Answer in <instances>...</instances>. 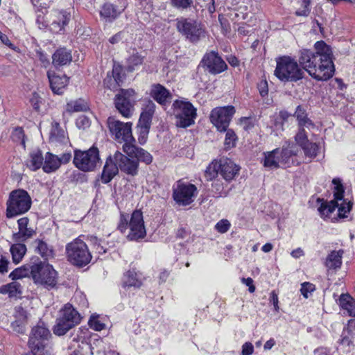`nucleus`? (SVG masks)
<instances>
[{
  "instance_id": "f257e3e1",
  "label": "nucleus",
  "mask_w": 355,
  "mask_h": 355,
  "mask_svg": "<svg viewBox=\"0 0 355 355\" xmlns=\"http://www.w3.org/2000/svg\"><path fill=\"white\" fill-rule=\"evenodd\" d=\"M315 49V52L307 49L301 51L298 60L300 65L313 78L327 80L334 72L331 49L323 41L317 42Z\"/></svg>"
},
{
  "instance_id": "f03ea898",
  "label": "nucleus",
  "mask_w": 355,
  "mask_h": 355,
  "mask_svg": "<svg viewBox=\"0 0 355 355\" xmlns=\"http://www.w3.org/2000/svg\"><path fill=\"white\" fill-rule=\"evenodd\" d=\"M119 171L132 177L137 175L139 171L138 160L135 159L134 156L116 151L106 159L101 174L102 182L104 184L110 182Z\"/></svg>"
},
{
  "instance_id": "7ed1b4c3",
  "label": "nucleus",
  "mask_w": 355,
  "mask_h": 355,
  "mask_svg": "<svg viewBox=\"0 0 355 355\" xmlns=\"http://www.w3.org/2000/svg\"><path fill=\"white\" fill-rule=\"evenodd\" d=\"M119 230L127 233V239L130 241H138L146 235L143 214L140 210H135L129 218L128 215L121 214Z\"/></svg>"
},
{
  "instance_id": "20e7f679",
  "label": "nucleus",
  "mask_w": 355,
  "mask_h": 355,
  "mask_svg": "<svg viewBox=\"0 0 355 355\" xmlns=\"http://www.w3.org/2000/svg\"><path fill=\"white\" fill-rule=\"evenodd\" d=\"M332 183L335 185L334 200H331L328 203H322L318 208V211L322 217H327L336 208H338V218H345L347 217L346 214L351 210L352 203L350 201L345 202L343 200L344 189L340 180L339 179H334Z\"/></svg>"
},
{
  "instance_id": "39448f33",
  "label": "nucleus",
  "mask_w": 355,
  "mask_h": 355,
  "mask_svg": "<svg viewBox=\"0 0 355 355\" xmlns=\"http://www.w3.org/2000/svg\"><path fill=\"white\" fill-rule=\"evenodd\" d=\"M274 73L282 82H297L303 78L304 72L295 59L282 56L277 59Z\"/></svg>"
},
{
  "instance_id": "423d86ee",
  "label": "nucleus",
  "mask_w": 355,
  "mask_h": 355,
  "mask_svg": "<svg viewBox=\"0 0 355 355\" xmlns=\"http://www.w3.org/2000/svg\"><path fill=\"white\" fill-rule=\"evenodd\" d=\"M32 279L35 284L50 289L57 284L58 272L51 265L37 258L33 263Z\"/></svg>"
},
{
  "instance_id": "0eeeda50",
  "label": "nucleus",
  "mask_w": 355,
  "mask_h": 355,
  "mask_svg": "<svg viewBox=\"0 0 355 355\" xmlns=\"http://www.w3.org/2000/svg\"><path fill=\"white\" fill-rule=\"evenodd\" d=\"M31 198L26 191L14 190L10 193L6 202V216L12 218L24 214L31 209Z\"/></svg>"
},
{
  "instance_id": "6e6552de",
  "label": "nucleus",
  "mask_w": 355,
  "mask_h": 355,
  "mask_svg": "<svg viewBox=\"0 0 355 355\" xmlns=\"http://www.w3.org/2000/svg\"><path fill=\"white\" fill-rule=\"evenodd\" d=\"M81 320L80 313L71 304H66L60 311V315L57 318L53 332L58 336H63L71 329L80 323Z\"/></svg>"
},
{
  "instance_id": "1a4fd4ad",
  "label": "nucleus",
  "mask_w": 355,
  "mask_h": 355,
  "mask_svg": "<svg viewBox=\"0 0 355 355\" xmlns=\"http://www.w3.org/2000/svg\"><path fill=\"white\" fill-rule=\"evenodd\" d=\"M66 253L68 261L79 267L86 266L92 259V254L87 244L80 238L74 239L66 245Z\"/></svg>"
},
{
  "instance_id": "9d476101",
  "label": "nucleus",
  "mask_w": 355,
  "mask_h": 355,
  "mask_svg": "<svg viewBox=\"0 0 355 355\" xmlns=\"http://www.w3.org/2000/svg\"><path fill=\"white\" fill-rule=\"evenodd\" d=\"M50 331L43 323H39L32 329L28 344L33 355H46L49 353L48 341Z\"/></svg>"
},
{
  "instance_id": "9b49d317",
  "label": "nucleus",
  "mask_w": 355,
  "mask_h": 355,
  "mask_svg": "<svg viewBox=\"0 0 355 355\" xmlns=\"http://www.w3.org/2000/svg\"><path fill=\"white\" fill-rule=\"evenodd\" d=\"M173 109L177 126L187 128L194 123L197 116L196 109L190 102L176 100L173 103Z\"/></svg>"
},
{
  "instance_id": "f8f14e48",
  "label": "nucleus",
  "mask_w": 355,
  "mask_h": 355,
  "mask_svg": "<svg viewBox=\"0 0 355 355\" xmlns=\"http://www.w3.org/2000/svg\"><path fill=\"white\" fill-rule=\"evenodd\" d=\"M99 151L92 146L87 150H76L73 162L79 170L88 172L94 171L99 163Z\"/></svg>"
},
{
  "instance_id": "ddd939ff",
  "label": "nucleus",
  "mask_w": 355,
  "mask_h": 355,
  "mask_svg": "<svg viewBox=\"0 0 355 355\" xmlns=\"http://www.w3.org/2000/svg\"><path fill=\"white\" fill-rule=\"evenodd\" d=\"M107 123L110 132L114 135L118 142H124V144L129 145L135 142L132 135L131 123H123L114 118H109Z\"/></svg>"
},
{
  "instance_id": "4468645a",
  "label": "nucleus",
  "mask_w": 355,
  "mask_h": 355,
  "mask_svg": "<svg viewBox=\"0 0 355 355\" xmlns=\"http://www.w3.org/2000/svg\"><path fill=\"white\" fill-rule=\"evenodd\" d=\"M234 113L235 108L232 105L218 107L211 110L210 120L218 131L225 132Z\"/></svg>"
},
{
  "instance_id": "2eb2a0df",
  "label": "nucleus",
  "mask_w": 355,
  "mask_h": 355,
  "mask_svg": "<svg viewBox=\"0 0 355 355\" xmlns=\"http://www.w3.org/2000/svg\"><path fill=\"white\" fill-rule=\"evenodd\" d=\"M135 91L132 89H121L115 96L114 105L119 113L124 117H130L134 110L135 103Z\"/></svg>"
},
{
  "instance_id": "dca6fc26",
  "label": "nucleus",
  "mask_w": 355,
  "mask_h": 355,
  "mask_svg": "<svg viewBox=\"0 0 355 355\" xmlns=\"http://www.w3.org/2000/svg\"><path fill=\"white\" fill-rule=\"evenodd\" d=\"M197 194V187L190 183L178 181L173 187V200L180 205H189L193 202Z\"/></svg>"
},
{
  "instance_id": "f3484780",
  "label": "nucleus",
  "mask_w": 355,
  "mask_h": 355,
  "mask_svg": "<svg viewBox=\"0 0 355 355\" xmlns=\"http://www.w3.org/2000/svg\"><path fill=\"white\" fill-rule=\"evenodd\" d=\"M200 66L211 74H218L227 69V65L218 53L214 51L207 52L201 62Z\"/></svg>"
},
{
  "instance_id": "a211bd4d",
  "label": "nucleus",
  "mask_w": 355,
  "mask_h": 355,
  "mask_svg": "<svg viewBox=\"0 0 355 355\" xmlns=\"http://www.w3.org/2000/svg\"><path fill=\"white\" fill-rule=\"evenodd\" d=\"M177 28L191 42H196L205 36L200 24L191 19H182L177 22Z\"/></svg>"
},
{
  "instance_id": "6ab92c4d",
  "label": "nucleus",
  "mask_w": 355,
  "mask_h": 355,
  "mask_svg": "<svg viewBox=\"0 0 355 355\" xmlns=\"http://www.w3.org/2000/svg\"><path fill=\"white\" fill-rule=\"evenodd\" d=\"M125 8L124 0H119L118 3L106 2L101 8L100 15L106 22H112L122 13Z\"/></svg>"
},
{
  "instance_id": "aec40b11",
  "label": "nucleus",
  "mask_w": 355,
  "mask_h": 355,
  "mask_svg": "<svg viewBox=\"0 0 355 355\" xmlns=\"http://www.w3.org/2000/svg\"><path fill=\"white\" fill-rule=\"evenodd\" d=\"M71 15L66 11L53 10L51 14L50 29L53 33H58L64 31L68 24Z\"/></svg>"
},
{
  "instance_id": "412c9836",
  "label": "nucleus",
  "mask_w": 355,
  "mask_h": 355,
  "mask_svg": "<svg viewBox=\"0 0 355 355\" xmlns=\"http://www.w3.org/2000/svg\"><path fill=\"white\" fill-rule=\"evenodd\" d=\"M122 149L128 155L134 156L135 159L138 160V163L143 162L149 164L152 162V155L144 149L136 146L133 143L131 145L123 144Z\"/></svg>"
},
{
  "instance_id": "4be33fe9",
  "label": "nucleus",
  "mask_w": 355,
  "mask_h": 355,
  "mask_svg": "<svg viewBox=\"0 0 355 355\" xmlns=\"http://www.w3.org/2000/svg\"><path fill=\"white\" fill-rule=\"evenodd\" d=\"M155 104L152 101H147L143 107L139 120V125L142 131L148 133L150 127L153 116L155 110Z\"/></svg>"
},
{
  "instance_id": "5701e85b",
  "label": "nucleus",
  "mask_w": 355,
  "mask_h": 355,
  "mask_svg": "<svg viewBox=\"0 0 355 355\" xmlns=\"http://www.w3.org/2000/svg\"><path fill=\"white\" fill-rule=\"evenodd\" d=\"M220 174L226 181L232 180L239 171V167L231 159L222 158L219 160Z\"/></svg>"
},
{
  "instance_id": "b1692460",
  "label": "nucleus",
  "mask_w": 355,
  "mask_h": 355,
  "mask_svg": "<svg viewBox=\"0 0 355 355\" xmlns=\"http://www.w3.org/2000/svg\"><path fill=\"white\" fill-rule=\"evenodd\" d=\"M47 76L49 80L50 87L52 92L56 94H62L68 84V78L67 76H62L53 74L51 71L47 72Z\"/></svg>"
},
{
  "instance_id": "393cba45",
  "label": "nucleus",
  "mask_w": 355,
  "mask_h": 355,
  "mask_svg": "<svg viewBox=\"0 0 355 355\" xmlns=\"http://www.w3.org/2000/svg\"><path fill=\"white\" fill-rule=\"evenodd\" d=\"M150 96L159 104L165 105L172 98L170 92L160 84L153 85L150 90Z\"/></svg>"
},
{
  "instance_id": "a878e982",
  "label": "nucleus",
  "mask_w": 355,
  "mask_h": 355,
  "mask_svg": "<svg viewBox=\"0 0 355 355\" xmlns=\"http://www.w3.org/2000/svg\"><path fill=\"white\" fill-rule=\"evenodd\" d=\"M19 231L14 234L13 236L17 241H24L31 238L35 233L34 230L28 228V219L26 217L21 218L17 221Z\"/></svg>"
},
{
  "instance_id": "bb28decb",
  "label": "nucleus",
  "mask_w": 355,
  "mask_h": 355,
  "mask_svg": "<svg viewBox=\"0 0 355 355\" xmlns=\"http://www.w3.org/2000/svg\"><path fill=\"white\" fill-rule=\"evenodd\" d=\"M52 60V63L55 67L67 65L72 60L71 51L66 48L58 49L53 54Z\"/></svg>"
},
{
  "instance_id": "cd10ccee",
  "label": "nucleus",
  "mask_w": 355,
  "mask_h": 355,
  "mask_svg": "<svg viewBox=\"0 0 355 355\" xmlns=\"http://www.w3.org/2000/svg\"><path fill=\"white\" fill-rule=\"evenodd\" d=\"M297 149L293 144H288L287 147L283 146L282 150H279V159L281 166H289L293 163L292 157L296 155Z\"/></svg>"
},
{
  "instance_id": "c85d7f7f",
  "label": "nucleus",
  "mask_w": 355,
  "mask_h": 355,
  "mask_svg": "<svg viewBox=\"0 0 355 355\" xmlns=\"http://www.w3.org/2000/svg\"><path fill=\"white\" fill-rule=\"evenodd\" d=\"M279 148L264 153L263 166L270 169L277 168L281 166L279 159Z\"/></svg>"
},
{
  "instance_id": "c756f323",
  "label": "nucleus",
  "mask_w": 355,
  "mask_h": 355,
  "mask_svg": "<svg viewBox=\"0 0 355 355\" xmlns=\"http://www.w3.org/2000/svg\"><path fill=\"white\" fill-rule=\"evenodd\" d=\"M343 250H333L327 256L324 262L325 266L329 269L337 270L341 267Z\"/></svg>"
},
{
  "instance_id": "7c9ffc66",
  "label": "nucleus",
  "mask_w": 355,
  "mask_h": 355,
  "mask_svg": "<svg viewBox=\"0 0 355 355\" xmlns=\"http://www.w3.org/2000/svg\"><path fill=\"white\" fill-rule=\"evenodd\" d=\"M0 293L8 295L10 297H19L22 294V286L17 282H12L0 287Z\"/></svg>"
},
{
  "instance_id": "2f4dec72",
  "label": "nucleus",
  "mask_w": 355,
  "mask_h": 355,
  "mask_svg": "<svg viewBox=\"0 0 355 355\" xmlns=\"http://www.w3.org/2000/svg\"><path fill=\"white\" fill-rule=\"evenodd\" d=\"M44 157L40 150L36 149L30 153L29 159L26 162L27 166L32 171H35L41 166L43 167Z\"/></svg>"
},
{
  "instance_id": "473e14b6",
  "label": "nucleus",
  "mask_w": 355,
  "mask_h": 355,
  "mask_svg": "<svg viewBox=\"0 0 355 355\" xmlns=\"http://www.w3.org/2000/svg\"><path fill=\"white\" fill-rule=\"evenodd\" d=\"M42 169L45 173H50L55 171L60 166L59 157L51 153H47L44 159Z\"/></svg>"
},
{
  "instance_id": "72a5a7b5",
  "label": "nucleus",
  "mask_w": 355,
  "mask_h": 355,
  "mask_svg": "<svg viewBox=\"0 0 355 355\" xmlns=\"http://www.w3.org/2000/svg\"><path fill=\"white\" fill-rule=\"evenodd\" d=\"M33 262L34 259H33L29 263H26L21 267L16 268L9 275V277L12 280L22 279L24 277H28L29 275L32 277V268Z\"/></svg>"
},
{
  "instance_id": "f704fd0d",
  "label": "nucleus",
  "mask_w": 355,
  "mask_h": 355,
  "mask_svg": "<svg viewBox=\"0 0 355 355\" xmlns=\"http://www.w3.org/2000/svg\"><path fill=\"white\" fill-rule=\"evenodd\" d=\"M18 313L21 317V318L17 319L11 324V327L13 331L17 334H24L26 331V312L21 308H18Z\"/></svg>"
},
{
  "instance_id": "c9c22d12",
  "label": "nucleus",
  "mask_w": 355,
  "mask_h": 355,
  "mask_svg": "<svg viewBox=\"0 0 355 355\" xmlns=\"http://www.w3.org/2000/svg\"><path fill=\"white\" fill-rule=\"evenodd\" d=\"M339 304L346 310L350 316L355 317V300L349 295H341L339 298Z\"/></svg>"
},
{
  "instance_id": "e433bc0d",
  "label": "nucleus",
  "mask_w": 355,
  "mask_h": 355,
  "mask_svg": "<svg viewBox=\"0 0 355 355\" xmlns=\"http://www.w3.org/2000/svg\"><path fill=\"white\" fill-rule=\"evenodd\" d=\"M89 110V105L86 101L79 98L69 102L66 105V110L68 112H85Z\"/></svg>"
},
{
  "instance_id": "4c0bfd02",
  "label": "nucleus",
  "mask_w": 355,
  "mask_h": 355,
  "mask_svg": "<svg viewBox=\"0 0 355 355\" xmlns=\"http://www.w3.org/2000/svg\"><path fill=\"white\" fill-rule=\"evenodd\" d=\"M36 251L45 259L53 256V250L46 242L42 240H36L34 242Z\"/></svg>"
},
{
  "instance_id": "58836bf2",
  "label": "nucleus",
  "mask_w": 355,
  "mask_h": 355,
  "mask_svg": "<svg viewBox=\"0 0 355 355\" xmlns=\"http://www.w3.org/2000/svg\"><path fill=\"white\" fill-rule=\"evenodd\" d=\"M50 139L53 142H64L67 139L64 130L60 126L59 123H52V128L50 133Z\"/></svg>"
},
{
  "instance_id": "ea45409f",
  "label": "nucleus",
  "mask_w": 355,
  "mask_h": 355,
  "mask_svg": "<svg viewBox=\"0 0 355 355\" xmlns=\"http://www.w3.org/2000/svg\"><path fill=\"white\" fill-rule=\"evenodd\" d=\"M123 285L124 287L139 288L141 281L137 278V275L134 271H128L124 274Z\"/></svg>"
},
{
  "instance_id": "a19ab883",
  "label": "nucleus",
  "mask_w": 355,
  "mask_h": 355,
  "mask_svg": "<svg viewBox=\"0 0 355 355\" xmlns=\"http://www.w3.org/2000/svg\"><path fill=\"white\" fill-rule=\"evenodd\" d=\"M26 251V247L22 243H16L11 246L10 252L15 263L21 261Z\"/></svg>"
},
{
  "instance_id": "79ce46f5",
  "label": "nucleus",
  "mask_w": 355,
  "mask_h": 355,
  "mask_svg": "<svg viewBox=\"0 0 355 355\" xmlns=\"http://www.w3.org/2000/svg\"><path fill=\"white\" fill-rule=\"evenodd\" d=\"M295 116H296L298 121V124L300 127L305 126L306 128H309L311 126H313L311 121L307 118L305 110L300 105L297 107Z\"/></svg>"
},
{
  "instance_id": "37998d69",
  "label": "nucleus",
  "mask_w": 355,
  "mask_h": 355,
  "mask_svg": "<svg viewBox=\"0 0 355 355\" xmlns=\"http://www.w3.org/2000/svg\"><path fill=\"white\" fill-rule=\"evenodd\" d=\"M220 173L219 161L214 160L209 164L205 172L206 180L211 181L216 178Z\"/></svg>"
},
{
  "instance_id": "c03bdc74",
  "label": "nucleus",
  "mask_w": 355,
  "mask_h": 355,
  "mask_svg": "<svg viewBox=\"0 0 355 355\" xmlns=\"http://www.w3.org/2000/svg\"><path fill=\"white\" fill-rule=\"evenodd\" d=\"M144 55L133 51L132 53L127 59L128 68L129 71H133L135 68L141 65L144 62Z\"/></svg>"
},
{
  "instance_id": "a18cd8bd",
  "label": "nucleus",
  "mask_w": 355,
  "mask_h": 355,
  "mask_svg": "<svg viewBox=\"0 0 355 355\" xmlns=\"http://www.w3.org/2000/svg\"><path fill=\"white\" fill-rule=\"evenodd\" d=\"M306 157L311 159L315 157L318 155L319 147L316 143L308 142L304 146L302 147Z\"/></svg>"
},
{
  "instance_id": "49530a36",
  "label": "nucleus",
  "mask_w": 355,
  "mask_h": 355,
  "mask_svg": "<svg viewBox=\"0 0 355 355\" xmlns=\"http://www.w3.org/2000/svg\"><path fill=\"white\" fill-rule=\"evenodd\" d=\"M226 135L225 138V146L227 149H230L235 146L237 140V137L235 132L232 129H227L225 130Z\"/></svg>"
},
{
  "instance_id": "de8ad7c7",
  "label": "nucleus",
  "mask_w": 355,
  "mask_h": 355,
  "mask_svg": "<svg viewBox=\"0 0 355 355\" xmlns=\"http://www.w3.org/2000/svg\"><path fill=\"white\" fill-rule=\"evenodd\" d=\"M11 139L14 142L19 143L25 147L24 132L22 128H15L11 134Z\"/></svg>"
},
{
  "instance_id": "09e8293b",
  "label": "nucleus",
  "mask_w": 355,
  "mask_h": 355,
  "mask_svg": "<svg viewBox=\"0 0 355 355\" xmlns=\"http://www.w3.org/2000/svg\"><path fill=\"white\" fill-rule=\"evenodd\" d=\"M296 143L302 147L304 146L309 142L306 133L304 128H300L298 132L295 137Z\"/></svg>"
},
{
  "instance_id": "8fccbe9b",
  "label": "nucleus",
  "mask_w": 355,
  "mask_h": 355,
  "mask_svg": "<svg viewBox=\"0 0 355 355\" xmlns=\"http://www.w3.org/2000/svg\"><path fill=\"white\" fill-rule=\"evenodd\" d=\"M103 83L105 87L111 90H116L120 86L117 80H116L113 76H111L110 73H107L106 78L104 79Z\"/></svg>"
},
{
  "instance_id": "3c124183",
  "label": "nucleus",
  "mask_w": 355,
  "mask_h": 355,
  "mask_svg": "<svg viewBox=\"0 0 355 355\" xmlns=\"http://www.w3.org/2000/svg\"><path fill=\"white\" fill-rule=\"evenodd\" d=\"M88 324L90 328L95 331H101L105 328V324L101 322L96 316H92L89 320Z\"/></svg>"
},
{
  "instance_id": "603ef678",
  "label": "nucleus",
  "mask_w": 355,
  "mask_h": 355,
  "mask_svg": "<svg viewBox=\"0 0 355 355\" xmlns=\"http://www.w3.org/2000/svg\"><path fill=\"white\" fill-rule=\"evenodd\" d=\"M315 290V286L314 284L310 283V282H304L302 284L301 286V293L302 295L305 297H309V293H311Z\"/></svg>"
},
{
  "instance_id": "864d4df0",
  "label": "nucleus",
  "mask_w": 355,
  "mask_h": 355,
  "mask_svg": "<svg viewBox=\"0 0 355 355\" xmlns=\"http://www.w3.org/2000/svg\"><path fill=\"white\" fill-rule=\"evenodd\" d=\"M230 223L226 219H223L218 221L216 225L215 229L221 234L227 232L230 227Z\"/></svg>"
},
{
  "instance_id": "5fc2aeb1",
  "label": "nucleus",
  "mask_w": 355,
  "mask_h": 355,
  "mask_svg": "<svg viewBox=\"0 0 355 355\" xmlns=\"http://www.w3.org/2000/svg\"><path fill=\"white\" fill-rule=\"evenodd\" d=\"M259 94L261 96L264 97L268 95V83L266 80H261L257 85Z\"/></svg>"
},
{
  "instance_id": "6e6d98bb",
  "label": "nucleus",
  "mask_w": 355,
  "mask_h": 355,
  "mask_svg": "<svg viewBox=\"0 0 355 355\" xmlns=\"http://www.w3.org/2000/svg\"><path fill=\"white\" fill-rule=\"evenodd\" d=\"M76 125L79 128L85 129L90 125V121L87 117L81 116L76 120Z\"/></svg>"
},
{
  "instance_id": "4d7b16f0",
  "label": "nucleus",
  "mask_w": 355,
  "mask_h": 355,
  "mask_svg": "<svg viewBox=\"0 0 355 355\" xmlns=\"http://www.w3.org/2000/svg\"><path fill=\"white\" fill-rule=\"evenodd\" d=\"M254 352V347L251 343H245L242 346V355H251Z\"/></svg>"
},
{
  "instance_id": "13d9d810",
  "label": "nucleus",
  "mask_w": 355,
  "mask_h": 355,
  "mask_svg": "<svg viewBox=\"0 0 355 355\" xmlns=\"http://www.w3.org/2000/svg\"><path fill=\"white\" fill-rule=\"evenodd\" d=\"M174 6L185 8L190 6V0H171Z\"/></svg>"
},
{
  "instance_id": "bf43d9fd",
  "label": "nucleus",
  "mask_w": 355,
  "mask_h": 355,
  "mask_svg": "<svg viewBox=\"0 0 355 355\" xmlns=\"http://www.w3.org/2000/svg\"><path fill=\"white\" fill-rule=\"evenodd\" d=\"M111 76H113L116 80H117V83L120 85L122 82L121 69L119 67H114Z\"/></svg>"
},
{
  "instance_id": "052dcab7",
  "label": "nucleus",
  "mask_w": 355,
  "mask_h": 355,
  "mask_svg": "<svg viewBox=\"0 0 355 355\" xmlns=\"http://www.w3.org/2000/svg\"><path fill=\"white\" fill-rule=\"evenodd\" d=\"M212 191L217 194H221V192L223 190V184L220 181L216 180L214 182L211 184Z\"/></svg>"
},
{
  "instance_id": "680f3d73",
  "label": "nucleus",
  "mask_w": 355,
  "mask_h": 355,
  "mask_svg": "<svg viewBox=\"0 0 355 355\" xmlns=\"http://www.w3.org/2000/svg\"><path fill=\"white\" fill-rule=\"evenodd\" d=\"M248 6L247 5H244V6H240L238 8V12L239 13H236V15L238 17H239L240 15H241V17L243 19H247L248 16Z\"/></svg>"
},
{
  "instance_id": "e2e57ef3",
  "label": "nucleus",
  "mask_w": 355,
  "mask_h": 355,
  "mask_svg": "<svg viewBox=\"0 0 355 355\" xmlns=\"http://www.w3.org/2000/svg\"><path fill=\"white\" fill-rule=\"evenodd\" d=\"M241 282L249 287L248 290L250 293H254L255 291V286L253 284V279L250 277L242 278Z\"/></svg>"
},
{
  "instance_id": "0e129e2a",
  "label": "nucleus",
  "mask_w": 355,
  "mask_h": 355,
  "mask_svg": "<svg viewBox=\"0 0 355 355\" xmlns=\"http://www.w3.org/2000/svg\"><path fill=\"white\" fill-rule=\"evenodd\" d=\"M270 301L272 302L274 305L275 311H278L279 310V300H278V296L277 294L275 291H272L270 296Z\"/></svg>"
},
{
  "instance_id": "69168bd1",
  "label": "nucleus",
  "mask_w": 355,
  "mask_h": 355,
  "mask_svg": "<svg viewBox=\"0 0 355 355\" xmlns=\"http://www.w3.org/2000/svg\"><path fill=\"white\" fill-rule=\"evenodd\" d=\"M302 6H303V8L302 9H298L296 12H295V14L297 16H304V17H306L309 15V12H310V9L309 8V6H306L305 4H304L302 3Z\"/></svg>"
},
{
  "instance_id": "338daca9",
  "label": "nucleus",
  "mask_w": 355,
  "mask_h": 355,
  "mask_svg": "<svg viewBox=\"0 0 355 355\" xmlns=\"http://www.w3.org/2000/svg\"><path fill=\"white\" fill-rule=\"evenodd\" d=\"M8 261L5 257H1L0 259V272L3 273L8 271Z\"/></svg>"
},
{
  "instance_id": "774afa93",
  "label": "nucleus",
  "mask_w": 355,
  "mask_h": 355,
  "mask_svg": "<svg viewBox=\"0 0 355 355\" xmlns=\"http://www.w3.org/2000/svg\"><path fill=\"white\" fill-rule=\"evenodd\" d=\"M122 34H123L122 32H119V33L115 34L114 35H113L112 37L110 38V40H109L110 42L113 44L118 43L119 41H121L122 40Z\"/></svg>"
}]
</instances>
